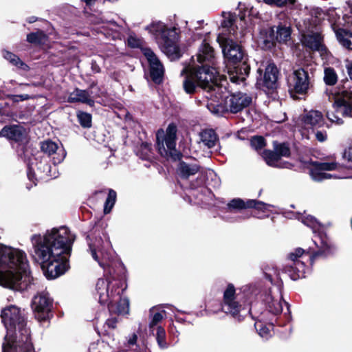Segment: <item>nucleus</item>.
Segmentation results:
<instances>
[{"instance_id": "393cba45", "label": "nucleus", "mask_w": 352, "mask_h": 352, "mask_svg": "<svg viewBox=\"0 0 352 352\" xmlns=\"http://www.w3.org/2000/svg\"><path fill=\"white\" fill-rule=\"evenodd\" d=\"M258 43L265 50L272 48L276 43L274 29L269 28L262 30L260 32Z\"/></svg>"}, {"instance_id": "c756f323", "label": "nucleus", "mask_w": 352, "mask_h": 352, "mask_svg": "<svg viewBox=\"0 0 352 352\" xmlns=\"http://www.w3.org/2000/svg\"><path fill=\"white\" fill-rule=\"evenodd\" d=\"M68 101L69 102H81L91 104L93 101L90 99L89 94L85 90H80L78 89H75L74 91L70 93Z\"/></svg>"}, {"instance_id": "6ab92c4d", "label": "nucleus", "mask_w": 352, "mask_h": 352, "mask_svg": "<svg viewBox=\"0 0 352 352\" xmlns=\"http://www.w3.org/2000/svg\"><path fill=\"white\" fill-rule=\"evenodd\" d=\"M304 250L302 249L297 248L289 254V258L294 262L295 266L287 267L286 272L293 280H296L303 276L304 263L298 259L302 256Z\"/></svg>"}, {"instance_id": "f704fd0d", "label": "nucleus", "mask_w": 352, "mask_h": 352, "mask_svg": "<svg viewBox=\"0 0 352 352\" xmlns=\"http://www.w3.org/2000/svg\"><path fill=\"white\" fill-rule=\"evenodd\" d=\"M3 57L13 65L16 66L17 67L22 68L25 70L28 67V65L23 63L18 56L10 52L5 51L3 52Z\"/></svg>"}, {"instance_id": "1a4fd4ad", "label": "nucleus", "mask_w": 352, "mask_h": 352, "mask_svg": "<svg viewBox=\"0 0 352 352\" xmlns=\"http://www.w3.org/2000/svg\"><path fill=\"white\" fill-rule=\"evenodd\" d=\"M177 127L170 124L166 131L163 129L157 131L156 134L157 147L160 154L165 157H170L174 160L180 157V154L175 149Z\"/></svg>"}, {"instance_id": "2eb2a0df", "label": "nucleus", "mask_w": 352, "mask_h": 352, "mask_svg": "<svg viewBox=\"0 0 352 352\" xmlns=\"http://www.w3.org/2000/svg\"><path fill=\"white\" fill-rule=\"evenodd\" d=\"M51 305L52 302L47 294H38L33 298L32 309L38 320H45L47 318Z\"/></svg>"}, {"instance_id": "473e14b6", "label": "nucleus", "mask_w": 352, "mask_h": 352, "mask_svg": "<svg viewBox=\"0 0 352 352\" xmlns=\"http://www.w3.org/2000/svg\"><path fill=\"white\" fill-rule=\"evenodd\" d=\"M263 158L266 163L271 166L284 167L279 164L280 157L277 153L271 151H265L263 154Z\"/></svg>"}, {"instance_id": "e2e57ef3", "label": "nucleus", "mask_w": 352, "mask_h": 352, "mask_svg": "<svg viewBox=\"0 0 352 352\" xmlns=\"http://www.w3.org/2000/svg\"><path fill=\"white\" fill-rule=\"evenodd\" d=\"M34 21H35V19L34 17H32L30 20V23H33Z\"/></svg>"}, {"instance_id": "6e6d98bb", "label": "nucleus", "mask_w": 352, "mask_h": 352, "mask_svg": "<svg viewBox=\"0 0 352 352\" xmlns=\"http://www.w3.org/2000/svg\"><path fill=\"white\" fill-rule=\"evenodd\" d=\"M123 303V307L122 309H118V311L120 314H126L129 311V300L127 299H124L122 300Z\"/></svg>"}, {"instance_id": "bb28decb", "label": "nucleus", "mask_w": 352, "mask_h": 352, "mask_svg": "<svg viewBox=\"0 0 352 352\" xmlns=\"http://www.w3.org/2000/svg\"><path fill=\"white\" fill-rule=\"evenodd\" d=\"M200 170V166L196 164H189L182 162L179 164L177 168L178 175L183 179H188L189 177L195 175Z\"/></svg>"}, {"instance_id": "b1692460", "label": "nucleus", "mask_w": 352, "mask_h": 352, "mask_svg": "<svg viewBox=\"0 0 352 352\" xmlns=\"http://www.w3.org/2000/svg\"><path fill=\"white\" fill-rule=\"evenodd\" d=\"M146 29L156 37L166 39L172 33H175V29H169L162 22H153L148 25Z\"/></svg>"}, {"instance_id": "9d476101", "label": "nucleus", "mask_w": 352, "mask_h": 352, "mask_svg": "<svg viewBox=\"0 0 352 352\" xmlns=\"http://www.w3.org/2000/svg\"><path fill=\"white\" fill-rule=\"evenodd\" d=\"M109 241H106L104 243L101 238L96 239L94 241L89 243L92 258L104 270L109 266L113 258L112 252L109 250Z\"/></svg>"}, {"instance_id": "4d7b16f0", "label": "nucleus", "mask_w": 352, "mask_h": 352, "mask_svg": "<svg viewBox=\"0 0 352 352\" xmlns=\"http://www.w3.org/2000/svg\"><path fill=\"white\" fill-rule=\"evenodd\" d=\"M344 157L345 159L352 161V144L344 151Z\"/></svg>"}, {"instance_id": "13d9d810", "label": "nucleus", "mask_w": 352, "mask_h": 352, "mask_svg": "<svg viewBox=\"0 0 352 352\" xmlns=\"http://www.w3.org/2000/svg\"><path fill=\"white\" fill-rule=\"evenodd\" d=\"M347 71L351 79L352 80V63L347 65Z\"/></svg>"}, {"instance_id": "c85d7f7f", "label": "nucleus", "mask_w": 352, "mask_h": 352, "mask_svg": "<svg viewBox=\"0 0 352 352\" xmlns=\"http://www.w3.org/2000/svg\"><path fill=\"white\" fill-rule=\"evenodd\" d=\"M0 135L8 139L19 141L23 137V129L22 127L17 125L5 126L1 131Z\"/></svg>"}, {"instance_id": "7c9ffc66", "label": "nucleus", "mask_w": 352, "mask_h": 352, "mask_svg": "<svg viewBox=\"0 0 352 352\" xmlns=\"http://www.w3.org/2000/svg\"><path fill=\"white\" fill-rule=\"evenodd\" d=\"M238 8L241 13L240 19L241 23L245 21L247 18L256 17L258 14V12L253 7L246 5L245 2L240 1Z\"/></svg>"}, {"instance_id": "bf43d9fd", "label": "nucleus", "mask_w": 352, "mask_h": 352, "mask_svg": "<svg viewBox=\"0 0 352 352\" xmlns=\"http://www.w3.org/2000/svg\"><path fill=\"white\" fill-rule=\"evenodd\" d=\"M107 324L111 327V328L116 327V321L113 320H109L107 321Z\"/></svg>"}, {"instance_id": "3c124183", "label": "nucleus", "mask_w": 352, "mask_h": 352, "mask_svg": "<svg viewBox=\"0 0 352 352\" xmlns=\"http://www.w3.org/2000/svg\"><path fill=\"white\" fill-rule=\"evenodd\" d=\"M10 98L13 102H19V101H23L26 100L30 98V96L28 94H23V95H13L10 96Z\"/></svg>"}, {"instance_id": "412c9836", "label": "nucleus", "mask_w": 352, "mask_h": 352, "mask_svg": "<svg viewBox=\"0 0 352 352\" xmlns=\"http://www.w3.org/2000/svg\"><path fill=\"white\" fill-rule=\"evenodd\" d=\"M7 336L3 343V352H28L25 349V340L23 338L12 340ZM32 352H34L32 346Z\"/></svg>"}, {"instance_id": "de8ad7c7", "label": "nucleus", "mask_w": 352, "mask_h": 352, "mask_svg": "<svg viewBox=\"0 0 352 352\" xmlns=\"http://www.w3.org/2000/svg\"><path fill=\"white\" fill-rule=\"evenodd\" d=\"M251 145L255 149H261L265 146L263 138L261 136L254 137L251 140Z\"/></svg>"}, {"instance_id": "4468645a", "label": "nucleus", "mask_w": 352, "mask_h": 352, "mask_svg": "<svg viewBox=\"0 0 352 352\" xmlns=\"http://www.w3.org/2000/svg\"><path fill=\"white\" fill-rule=\"evenodd\" d=\"M142 54L149 64L150 74L153 80L156 83H160L164 72L162 63L150 48H143Z\"/></svg>"}, {"instance_id": "39448f33", "label": "nucleus", "mask_w": 352, "mask_h": 352, "mask_svg": "<svg viewBox=\"0 0 352 352\" xmlns=\"http://www.w3.org/2000/svg\"><path fill=\"white\" fill-rule=\"evenodd\" d=\"M2 321L7 329L5 338L9 337L12 340L23 338L25 340V349L32 352V343L30 340V331L25 327V314L15 305L5 307L1 314Z\"/></svg>"}, {"instance_id": "72a5a7b5", "label": "nucleus", "mask_w": 352, "mask_h": 352, "mask_svg": "<svg viewBox=\"0 0 352 352\" xmlns=\"http://www.w3.org/2000/svg\"><path fill=\"white\" fill-rule=\"evenodd\" d=\"M291 29L289 27L278 26L275 36L276 42L286 43L290 39Z\"/></svg>"}, {"instance_id": "9b49d317", "label": "nucleus", "mask_w": 352, "mask_h": 352, "mask_svg": "<svg viewBox=\"0 0 352 352\" xmlns=\"http://www.w3.org/2000/svg\"><path fill=\"white\" fill-rule=\"evenodd\" d=\"M288 83L292 97H295L294 94H305L310 85L308 73L304 69L294 71L289 76Z\"/></svg>"}, {"instance_id": "dca6fc26", "label": "nucleus", "mask_w": 352, "mask_h": 352, "mask_svg": "<svg viewBox=\"0 0 352 352\" xmlns=\"http://www.w3.org/2000/svg\"><path fill=\"white\" fill-rule=\"evenodd\" d=\"M228 77L233 83L241 84L243 82L249 74L250 67L245 62L231 63L226 66Z\"/></svg>"}, {"instance_id": "09e8293b", "label": "nucleus", "mask_w": 352, "mask_h": 352, "mask_svg": "<svg viewBox=\"0 0 352 352\" xmlns=\"http://www.w3.org/2000/svg\"><path fill=\"white\" fill-rule=\"evenodd\" d=\"M303 223L307 226L311 227L313 229H316L318 227L319 223L316 219L311 216H307L302 220Z\"/></svg>"}, {"instance_id": "58836bf2", "label": "nucleus", "mask_w": 352, "mask_h": 352, "mask_svg": "<svg viewBox=\"0 0 352 352\" xmlns=\"http://www.w3.org/2000/svg\"><path fill=\"white\" fill-rule=\"evenodd\" d=\"M46 39L47 36L43 32L31 33L27 36V41L32 43H44Z\"/></svg>"}, {"instance_id": "423d86ee", "label": "nucleus", "mask_w": 352, "mask_h": 352, "mask_svg": "<svg viewBox=\"0 0 352 352\" xmlns=\"http://www.w3.org/2000/svg\"><path fill=\"white\" fill-rule=\"evenodd\" d=\"M320 19L318 16H307L297 21L296 25L302 34L301 42L302 44L312 50L323 52L325 47L322 45V38L318 28Z\"/></svg>"}, {"instance_id": "79ce46f5", "label": "nucleus", "mask_w": 352, "mask_h": 352, "mask_svg": "<svg viewBox=\"0 0 352 352\" xmlns=\"http://www.w3.org/2000/svg\"><path fill=\"white\" fill-rule=\"evenodd\" d=\"M116 199V192L113 190L110 189L109 190L108 197H107V200L105 201V204H104V213L107 214L111 211L113 206H114Z\"/></svg>"}, {"instance_id": "4be33fe9", "label": "nucleus", "mask_w": 352, "mask_h": 352, "mask_svg": "<svg viewBox=\"0 0 352 352\" xmlns=\"http://www.w3.org/2000/svg\"><path fill=\"white\" fill-rule=\"evenodd\" d=\"M278 79V69L274 64H269L265 70L263 86L268 89L276 87Z\"/></svg>"}, {"instance_id": "20e7f679", "label": "nucleus", "mask_w": 352, "mask_h": 352, "mask_svg": "<svg viewBox=\"0 0 352 352\" xmlns=\"http://www.w3.org/2000/svg\"><path fill=\"white\" fill-rule=\"evenodd\" d=\"M233 21L234 16L228 14V19L222 23L223 32L219 34L217 38L229 64L242 62L243 58V52L236 41L245 36V30L241 28L238 31V27L234 25Z\"/></svg>"}, {"instance_id": "6e6552de", "label": "nucleus", "mask_w": 352, "mask_h": 352, "mask_svg": "<svg viewBox=\"0 0 352 352\" xmlns=\"http://www.w3.org/2000/svg\"><path fill=\"white\" fill-rule=\"evenodd\" d=\"M125 280H116L114 278L99 279L96 283V289L101 304H111L119 298L126 289Z\"/></svg>"}, {"instance_id": "7ed1b4c3", "label": "nucleus", "mask_w": 352, "mask_h": 352, "mask_svg": "<svg viewBox=\"0 0 352 352\" xmlns=\"http://www.w3.org/2000/svg\"><path fill=\"white\" fill-rule=\"evenodd\" d=\"M207 66L204 65L199 67L193 64L184 69L183 72H187L183 82L184 89L187 94L195 93L197 87H200L208 91H213L214 96L217 94V87H221V85L218 83L219 72L213 66Z\"/></svg>"}, {"instance_id": "f03ea898", "label": "nucleus", "mask_w": 352, "mask_h": 352, "mask_svg": "<svg viewBox=\"0 0 352 352\" xmlns=\"http://www.w3.org/2000/svg\"><path fill=\"white\" fill-rule=\"evenodd\" d=\"M30 281L26 254L19 249L0 243V285L23 290Z\"/></svg>"}, {"instance_id": "5701e85b", "label": "nucleus", "mask_w": 352, "mask_h": 352, "mask_svg": "<svg viewBox=\"0 0 352 352\" xmlns=\"http://www.w3.org/2000/svg\"><path fill=\"white\" fill-rule=\"evenodd\" d=\"M302 121L307 128H319L324 124V118L321 112L310 111L303 117Z\"/></svg>"}, {"instance_id": "e433bc0d", "label": "nucleus", "mask_w": 352, "mask_h": 352, "mask_svg": "<svg viewBox=\"0 0 352 352\" xmlns=\"http://www.w3.org/2000/svg\"><path fill=\"white\" fill-rule=\"evenodd\" d=\"M165 311L155 312V308L153 307L150 309V322L149 327L152 329L154 326L157 325L164 318Z\"/></svg>"}, {"instance_id": "aec40b11", "label": "nucleus", "mask_w": 352, "mask_h": 352, "mask_svg": "<svg viewBox=\"0 0 352 352\" xmlns=\"http://www.w3.org/2000/svg\"><path fill=\"white\" fill-rule=\"evenodd\" d=\"M214 51L210 44L204 40L199 48L197 54V61L199 63H205L206 65H208V64L214 65Z\"/></svg>"}, {"instance_id": "ddd939ff", "label": "nucleus", "mask_w": 352, "mask_h": 352, "mask_svg": "<svg viewBox=\"0 0 352 352\" xmlns=\"http://www.w3.org/2000/svg\"><path fill=\"white\" fill-rule=\"evenodd\" d=\"M338 164L335 162H313L310 164L309 174L311 178L317 182H320L324 179L334 178H340L331 174L324 173L325 170H336Z\"/></svg>"}, {"instance_id": "c9c22d12", "label": "nucleus", "mask_w": 352, "mask_h": 352, "mask_svg": "<svg viewBox=\"0 0 352 352\" xmlns=\"http://www.w3.org/2000/svg\"><path fill=\"white\" fill-rule=\"evenodd\" d=\"M314 243L318 248V250L315 252L314 256L327 254V250L328 248V245L327 243L324 241V239H321L318 235H316L314 239Z\"/></svg>"}, {"instance_id": "a19ab883", "label": "nucleus", "mask_w": 352, "mask_h": 352, "mask_svg": "<svg viewBox=\"0 0 352 352\" xmlns=\"http://www.w3.org/2000/svg\"><path fill=\"white\" fill-rule=\"evenodd\" d=\"M324 80L329 85H335L338 80V76L332 68H327L324 70Z\"/></svg>"}, {"instance_id": "f257e3e1", "label": "nucleus", "mask_w": 352, "mask_h": 352, "mask_svg": "<svg viewBox=\"0 0 352 352\" xmlns=\"http://www.w3.org/2000/svg\"><path fill=\"white\" fill-rule=\"evenodd\" d=\"M32 256L39 263L45 276L53 279L69 268V258L75 236L67 227L52 228L43 235L31 236Z\"/></svg>"}, {"instance_id": "864d4df0", "label": "nucleus", "mask_w": 352, "mask_h": 352, "mask_svg": "<svg viewBox=\"0 0 352 352\" xmlns=\"http://www.w3.org/2000/svg\"><path fill=\"white\" fill-rule=\"evenodd\" d=\"M315 136L317 140L319 142H324L327 138V135L325 131H317L315 133Z\"/></svg>"}, {"instance_id": "a211bd4d", "label": "nucleus", "mask_w": 352, "mask_h": 352, "mask_svg": "<svg viewBox=\"0 0 352 352\" xmlns=\"http://www.w3.org/2000/svg\"><path fill=\"white\" fill-rule=\"evenodd\" d=\"M223 309L231 314L232 316H236L239 311L241 305L236 300L234 287L230 284L228 285L223 294Z\"/></svg>"}, {"instance_id": "a18cd8bd", "label": "nucleus", "mask_w": 352, "mask_h": 352, "mask_svg": "<svg viewBox=\"0 0 352 352\" xmlns=\"http://www.w3.org/2000/svg\"><path fill=\"white\" fill-rule=\"evenodd\" d=\"M255 327L258 331V334L265 339L268 338L271 336L270 328L263 325L261 322H256Z\"/></svg>"}, {"instance_id": "680f3d73", "label": "nucleus", "mask_w": 352, "mask_h": 352, "mask_svg": "<svg viewBox=\"0 0 352 352\" xmlns=\"http://www.w3.org/2000/svg\"><path fill=\"white\" fill-rule=\"evenodd\" d=\"M348 8L350 9V12L352 13V1L347 3Z\"/></svg>"}, {"instance_id": "603ef678", "label": "nucleus", "mask_w": 352, "mask_h": 352, "mask_svg": "<svg viewBox=\"0 0 352 352\" xmlns=\"http://www.w3.org/2000/svg\"><path fill=\"white\" fill-rule=\"evenodd\" d=\"M65 155H66V153L64 151V149L62 148L61 150H59V153H58V157H54L53 158L54 163V164L60 163L65 157Z\"/></svg>"}, {"instance_id": "37998d69", "label": "nucleus", "mask_w": 352, "mask_h": 352, "mask_svg": "<svg viewBox=\"0 0 352 352\" xmlns=\"http://www.w3.org/2000/svg\"><path fill=\"white\" fill-rule=\"evenodd\" d=\"M78 118L80 124L83 127L91 126V116L90 114L84 112H79L78 113Z\"/></svg>"}, {"instance_id": "c03bdc74", "label": "nucleus", "mask_w": 352, "mask_h": 352, "mask_svg": "<svg viewBox=\"0 0 352 352\" xmlns=\"http://www.w3.org/2000/svg\"><path fill=\"white\" fill-rule=\"evenodd\" d=\"M127 43L130 47L133 48L140 47L141 48L142 51L143 48H145L144 47H143L142 40L138 38L135 35H130L128 38Z\"/></svg>"}, {"instance_id": "0eeeda50", "label": "nucleus", "mask_w": 352, "mask_h": 352, "mask_svg": "<svg viewBox=\"0 0 352 352\" xmlns=\"http://www.w3.org/2000/svg\"><path fill=\"white\" fill-rule=\"evenodd\" d=\"M218 88V93L214 97L218 100V106L221 111L237 113L248 107L252 98L246 94L238 93L230 95L226 87L223 84Z\"/></svg>"}, {"instance_id": "ea45409f", "label": "nucleus", "mask_w": 352, "mask_h": 352, "mask_svg": "<svg viewBox=\"0 0 352 352\" xmlns=\"http://www.w3.org/2000/svg\"><path fill=\"white\" fill-rule=\"evenodd\" d=\"M156 340L160 348L162 349L168 348V344L166 342L165 330L160 326L157 327V329Z\"/></svg>"}, {"instance_id": "0e129e2a", "label": "nucleus", "mask_w": 352, "mask_h": 352, "mask_svg": "<svg viewBox=\"0 0 352 352\" xmlns=\"http://www.w3.org/2000/svg\"><path fill=\"white\" fill-rule=\"evenodd\" d=\"M219 80H221V82H222V81L225 82L226 81L225 80H222V79H220V78H219Z\"/></svg>"}, {"instance_id": "49530a36", "label": "nucleus", "mask_w": 352, "mask_h": 352, "mask_svg": "<svg viewBox=\"0 0 352 352\" xmlns=\"http://www.w3.org/2000/svg\"><path fill=\"white\" fill-rule=\"evenodd\" d=\"M275 151L279 155L280 158L281 156H288L289 155V148L285 144L277 145L274 147Z\"/></svg>"}, {"instance_id": "f8f14e48", "label": "nucleus", "mask_w": 352, "mask_h": 352, "mask_svg": "<svg viewBox=\"0 0 352 352\" xmlns=\"http://www.w3.org/2000/svg\"><path fill=\"white\" fill-rule=\"evenodd\" d=\"M333 108L344 116L352 117V91L342 90L333 96Z\"/></svg>"}, {"instance_id": "2f4dec72", "label": "nucleus", "mask_w": 352, "mask_h": 352, "mask_svg": "<svg viewBox=\"0 0 352 352\" xmlns=\"http://www.w3.org/2000/svg\"><path fill=\"white\" fill-rule=\"evenodd\" d=\"M282 297L280 295L276 296H270L267 299V305L270 311L274 314H278L282 312Z\"/></svg>"}, {"instance_id": "052dcab7", "label": "nucleus", "mask_w": 352, "mask_h": 352, "mask_svg": "<svg viewBox=\"0 0 352 352\" xmlns=\"http://www.w3.org/2000/svg\"><path fill=\"white\" fill-rule=\"evenodd\" d=\"M267 2L270 3V4H273V3H276V1H267ZM277 3H276L277 6H282L284 5L285 1H277Z\"/></svg>"}, {"instance_id": "f3484780", "label": "nucleus", "mask_w": 352, "mask_h": 352, "mask_svg": "<svg viewBox=\"0 0 352 352\" xmlns=\"http://www.w3.org/2000/svg\"><path fill=\"white\" fill-rule=\"evenodd\" d=\"M227 207L229 211L234 210H240L248 208H255L258 210L265 211L268 209L270 205L255 199H248L245 201L240 198H236L232 199L227 204Z\"/></svg>"}, {"instance_id": "a878e982", "label": "nucleus", "mask_w": 352, "mask_h": 352, "mask_svg": "<svg viewBox=\"0 0 352 352\" xmlns=\"http://www.w3.org/2000/svg\"><path fill=\"white\" fill-rule=\"evenodd\" d=\"M199 146L203 148H210L213 147L217 141V137L215 132L212 129H207L200 133Z\"/></svg>"}, {"instance_id": "5fc2aeb1", "label": "nucleus", "mask_w": 352, "mask_h": 352, "mask_svg": "<svg viewBox=\"0 0 352 352\" xmlns=\"http://www.w3.org/2000/svg\"><path fill=\"white\" fill-rule=\"evenodd\" d=\"M138 336L135 333H132L127 338V345L129 346H133L136 344Z\"/></svg>"}, {"instance_id": "8fccbe9b", "label": "nucleus", "mask_w": 352, "mask_h": 352, "mask_svg": "<svg viewBox=\"0 0 352 352\" xmlns=\"http://www.w3.org/2000/svg\"><path fill=\"white\" fill-rule=\"evenodd\" d=\"M327 117L331 122H335L338 124L342 123L341 118L335 115L333 112L327 111Z\"/></svg>"}, {"instance_id": "4c0bfd02", "label": "nucleus", "mask_w": 352, "mask_h": 352, "mask_svg": "<svg viewBox=\"0 0 352 352\" xmlns=\"http://www.w3.org/2000/svg\"><path fill=\"white\" fill-rule=\"evenodd\" d=\"M41 148L42 151L47 153L49 155H51L55 152L58 150V146L56 143L51 141V140H46L41 144Z\"/></svg>"}, {"instance_id": "cd10ccee", "label": "nucleus", "mask_w": 352, "mask_h": 352, "mask_svg": "<svg viewBox=\"0 0 352 352\" xmlns=\"http://www.w3.org/2000/svg\"><path fill=\"white\" fill-rule=\"evenodd\" d=\"M332 28L336 33L339 43L347 49H352V33L342 28H338L336 24H333Z\"/></svg>"}]
</instances>
